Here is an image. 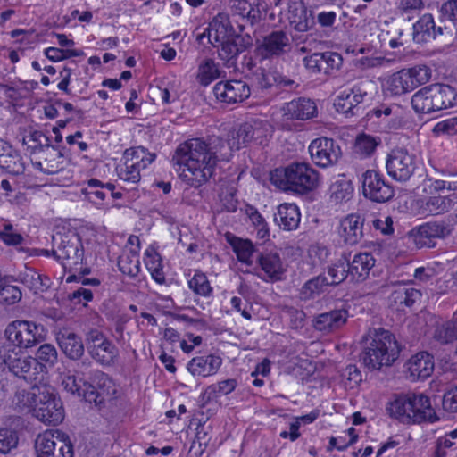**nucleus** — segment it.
Listing matches in <instances>:
<instances>
[{
    "label": "nucleus",
    "instance_id": "obj_44",
    "mask_svg": "<svg viewBox=\"0 0 457 457\" xmlns=\"http://www.w3.org/2000/svg\"><path fill=\"white\" fill-rule=\"evenodd\" d=\"M434 338L443 345L457 340V317L437 325L434 331Z\"/></svg>",
    "mask_w": 457,
    "mask_h": 457
},
{
    "label": "nucleus",
    "instance_id": "obj_6",
    "mask_svg": "<svg viewBox=\"0 0 457 457\" xmlns=\"http://www.w3.org/2000/svg\"><path fill=\"white\" fill-rule=\"evenodd\" d=\"M457 104V90L446 84H432L416 92L411 105L416 112L430 113Z\"/></svg>",
    "mask_w": 457,
    "mask_h": 457
},
{
    "label": "nucleus",
    "instance_id": "obj_32",
    "mask_svg": "<svg viewBox=\"0 0 457 457\" xmlns=\"http://www.w3.org/2000/svg\"><path fill=\"white\" fill-rule=\"evenodd\" d=\"M300 212L295 204H282L274 214V221L285 230H294L300 223Z\"/></svg>",
    "mask_w": 457,
    "mask_h": 457
},
{
    "label": "nucleus",
    "instance_id": "obj_53",
    "mask_svg": "<svg viewBox=\"0 0 457 457\" xmlns=\"http://www.w3.org/2000/svg\"><path fill=\"white\" fill-rule=\"evenodd\" d=\"M104 183L96 179H91L87 181V187L81 189V193L86 195L88 201L96 204H101L105 199V193L102 191Z\"/></svg>",
    "mask_w": 457,
    "mask_h": 457
},
{
    "label": "nucleus",
    "instance_id": "obj_30",
    "mask_svg": "<svg viewBox=\"0 0 457 457\" xmlns=\"http://www.w3.org/2000/svg\"><path fill=\"white\" fill-rule=\"evenodd\" d=\"M348 312L345 309H337L319 314L314 320L316 330L328 332L341 328L347 320Z\"/></svg>",
    "mask_w": 457,
    "mask_h": 457
},
{
    "label": "nucleus",
    "instance_id": "obj_8",
    "mask_svg": "<svg viewBox=\"0 0 457 457\" xmlns=\"http://www.w3.org/2000/svg\"><path fill=\"white\" fill-rule=\"evenodd\" d=\"M90 380L83 383V397L85 401L101 409L114 397L117 386L112 378L101 370H95Z\"/></svg>",
    "mask_w": 457,
    "mask_h": 457
},
{
    "label": "nucleus",
    "instance_id": "obj_37",
    "mask_svg": "<svg viewBox=\"0 0 457 457\" xmlns=\"http://www.w3.org/2000/svg\"><path fill=\"white\" fill-rule=\"evenodd\" d=\"M20 280L34 294L46 292L50 287V279L32 269L20 274Z\"/></svg>",
    "mask_w": 457,
    "mask_h": 457
},
{
    "label": "nucleus",
    "instance_id": "obj_26",
    "mask_svg": "<svg viewBox=\"0 0 457 457\" xmlns=\"http://www.w3.org/2000/svg\"><path fill=\"white\" fill-rule=\"evenodd\" d=\"M284 117L287 120H305L314 117L317 113L315 103L305 97H299L283 107Z\"/></svg>",
    "mask_w": 457,
    "mask_h": 457
},
{
    "label": "nucleus",
    "instance_id": "obj_29",
    "mask_svg": "<svg viewBox=\"0 0 457 457\" xmlns=\"http://www.w3.org/2000/svg\"><path fill=\"white\" fill-rule=\"evenodd\" d=\"M221 363V358L213 354L198 356L187 363V370L194 376L208 377L217 373Z\"/></svg>",
    "mask_w": 457,
    "mask_h": 457
},
{
    "label": "nucleus",
    "instance_id": "obj_43",
    "mask_svg": "<svg viewBox=\"0 0 457 457\" xmlns=\"http://www.w3.org/2000/svg\"><path fill=\"white\" fill-rule=\"evenodd\" d=\"M38 363L43 366V377L46 373L47 368H53L58 361V353L54 345L51 344L41 345L34 357Z\"/></svg>",
    "mask_w": 457,
    "mask_h": 457
},
{
    "label": "nucleus",
    "instance_id": "obj_61",
    "mask_svg": "<svg viewBox=\"0 0 457 457\" xmlns=\"http://www.w3.org/2000/svg\"><path fill=\"white\" fill-rule=\"evenodd\" d=\"M321 58L323 59L325 74H330L332 71H338L343 65V58L338 53L324 52L321 53Z\"/></svg>",
    "mask_w": 457,
    "mask_h": 457
},
{
    "label": "nucleus",
    "instance_id": "obj_22",
    "mask_svg": "<svg viewBox=\"0 0 457 457\" xmlns=\"http://www.w3.org/2000/svg\"><path fill=\"white\" fill-rule=\"evenodd\" d=\"M288 21L298 32H305L315 25L313 12L302 1L292 2L288 7Z\"/></svg>",
    "mask_w": 457,
    "mask_h": 457
},
{
    "label": "nucleus",
    "instance_id": "obj_35",
    "mask_svg": "<svg viewBox=\"0 0 457 457\" xmlns=\"http://www.w3.org/2000/svg\"><path fill=\"white\" fill-rule=\"evenodd\" d=\"M88 353L91 357L103 366H110L118 355L116 346L110 341H104L101 345H89Z\"/></svg>",
    "mask_w": 457,
    "mask_h": 457
},
{
    "label": "nucleus",
    "instance_id": "obj_5",
    "mask_svg": "<svg viewBox=\"0 0 457 457\" xmlns=\"http://www.w3.org/2000/svg\"><path fill=\"white\" fill-rule=\"evenodd\" d=\"M0 369L8 370L28 384L36 385L43 380V366L34 357L25 355L12 345L0 346Z\"/></svg>",
    "mask_w": 457,
    "mask_h": 457
},
{
    "label": "nucleus",
    "instance_id": "obj_57",
    "mask_svg": "<svg viewBox=\"0 0 457 457\" xmlns=\"http://www.w3.org/2000/svg\"><path fill=\"white\" fill-rule=\"evenodd\" d=\"M131 156V161L135 160L137 164L142 169H145L155 159L154 154L146 153L145 147L139 146L130 148L125 151V156Z\"/></svg>",
    "mask_w": 457,
    "mask_h": 457
},
{
    "label": "nucleus",
    "instance_id": "obj_51",
    "mask_svg": "<svg viewBox=\"0 0 457 457\" xmlns=\"http://www.w3.org/2000/svg\"><path fill=\"white\" fill-rule=\"evenodd\" d=\"M52 152L53 153L45 159V163L47 166V168L44 170V173L46 174H55L62 170L64 168L63 159L69 151L66 147H62L61 149L56 147V151Z\"/></svg>",
    "mask_w": 457,
    "mask_h": 457
},
{
    "label": "nucleus",
    "instance_id": "obj_17",
    "mask_svg": "<svg viewBox=\"0 0 457 457\" xmlns=\"http://www.w3.org/2000/svg\"><path fill=\"white\" fill-rule=\"evenodd\" d=\"M217 100L226 104L241 103L249 97L251 90L242 80L220 81L213 87Z\"/></svg>",
    "mask_w": 457,
    "mask_h": 457
},
{
    "label": "nucleus",
    "instance_id": "obj_48",
    "mask_svg": "<svg viewBox=\"0 0 457 457\" xmlns=\"http://www.w3.org/2000/svg\"><path fill=\"white\" fill-rule=\"evenodd\" d=\"M35 449L37 457H51L57 452L56 442L51 432L38 435L35 442Z\"/></svg>",
    "mask_w": 457,
    "mask_h": 457
},
{
    "label": "nucleus",
    "instance_id": "obj_55",
    "mask_svg": "<svg viewBox=\"0 0 457 457\" xmlns=\"http://www.w3.org/2000/svg\"><path fill=\"white\" fill-rule=\"evenodd\" d=\"M37 400V393L23 389L15 393L13 402L21 411L28 410L32 411Z\"/></svg>",
    "mask_w": 457,
    "mask_h": 457
},
{
    "label": "nucleus",
    "instance_id": "obj_49",
    "mask_svg": "<svg viewBox=\"0 0 457 457\" xmlns=\"http://www.w3.org/2000/svg\"><path fill=\"white\" fill-rule=\"evenodd\" d=\"M436 137H448L457 142V116H452L438 121L432 129Z\"/></svg>",
    "mask_w": 457,
    "mask_h": 457
},
{
    "label": "nucleus",
    "instance_id": "obj_59",
    "mask_svg": "<svg viewBox=\"0 0 457 457\" xmlns=\"http://www.w3.org/2000/svg\"><path fill=\"white\" fill-rule=\"evenodd\" d=\"M373 86V82L369 79H361L357 81L349 90L348 94H352L353 101L361 104L368 96V91Z\"/></svg>",
    "mask_w": 457,
    "mask_h": 457
},
{
    "label": "nucleus",
    "instance_id": "obj_58",
    "mask_svg": "<svg viewBox=\"0 0 457 457\" xmlns=\"http://www.w3.org/2000/svg\"><path fill=\"white\" fill-rule=\"evenodd\" d=\"M125 169L120 172V178L124 181L137 183L140 180V169L135 160L131 161L129 156H126Z\"/></svg>",
    "mask_w": 457,
    "mask_h": 457
},
{
    "label": "nucleus",
    "instance_id": "obj_9",
    "mask_svg": "<svg viewBox=\"0 0 457 457\" xmlns=\"http://www.w3.org/2000/svg\"><path fill=\"white\" fill-rule=\"evenodd\" d=\"M430 78L431 70L426 65L403 69L391 76L388 81L389 88L393 94L402 95L426 84Z\"/></svg>",
    "mask_w": 457,
    "mask_h": 457
},
{
    "label": "nucleus",
    "instance_id": "obj_15",
    "mask_svg": "<svg viewBox=\"0 0 457 457\" xmlns=\"http://www.w3.org/2000/svg\"><path fill=\"white\" fill-rule=\"evenodd\" d=\"M54 258L61 262L64 269L82 263L84 248L78 236H62L56 249L52 250Z\"/></svg>",
    "mask_w": 457,
    "mask_h": 457
},
{
    "label": "nucleus",
    "instance_id": "obj_47",
    "mask_svg": "<svg viewBox=\"0 0 457 457\" xmlns=\"http://www.w3.org/2000/svg\"><path fill=\"white\" fill-rule=\"evenodd\" d=\"M237 385V380L230 378L209 386L202 395L203 404L216 397L217 394L228 395L231 393L236 388Z\"/></svg>",
    "mask_w": 457,
    "mask_h": 457
},
{
    "label": "nucleus",
    "instance_id": "obj_7",
    "mask_svg": "<svg viewBox=\"0 0 457 457\" xmlns=\"http://www.w3.org/2000/svg\"><path fill=\"white\" fill-rule=\"evenodd\" d=\"M4 335L7 343L4 345H12L18 350L28 349L45 340L46 328L33 321L14 320L6 327Z\"/></svg>",
    "mask_w": 457,
    "mask_h": 457
},
{
    "label": "nucleus",
    "instance_id": "obj_19",
    "mask_svg": "<svg viewBox=\"0 0 457 457\" xmlns=\"http://www.w3.org/2000/svg\"><path fill=\"white\" fill-rule=\"evenodd\" d=\"M365 219L360 214L351 213L340 221L338 235L347 245H355L362 239Z\"/></svg>",
    "mask_w": 457,
    "mask_h": 457
},
{
    "label": "nucleus",
    "instance_id": "obj_40",
    "mask_svg": "<svg viewBox=\"0 0 457 457\" xmlns=\"http://www.w3.org/2000/svg\"><path fill=\"white\" fill-rule=\"evenodd\" d=\"M22 144L27 146V151L31 154L48 149L56 151V146L50 144L49 137L38 130L30 132L28 137H24Z\"/></svg>",
    "mask_w": 457,
    "mask_h": 457
},
{
    "label": "nucleus",
    "instance_id": "obj_25",
    "mask_svg": "<svg viewBox=\"0 0 457 457\" xmlns=\"http://www.w3.org/2000/svg\"><path fill=\"white\" fill-rule=\"evenodd\" d=\"M394 289L388 300L390 304L399 307H412L420 300L422 294L410 284L398 281L393 284Z\"/></svg>",
    "mask_w": 457,
    "mask_h": 457
},
{
    "label": "nucleus",
    "instance_id": "obj_21",
    "mask_svg": "<svg viewBox=\"0 0 457 457\" xmlns=\"http://www.w3.org/2000/svg\"><path fill=\"white\" fill-rule=\"evenodd\" d=\"M228 4L233 15L245 19L251 25L258 23L267 12L262 0H229Z\"/></svg>",
    "mask_w": 457,
    "mask_h": 457
},
{
    "label": "nucleus",
    "instance_id": "obj_27",
    "mask_svg": "<svg viewBox=\"0 0 457 457\" xmlns=\"http://www.w3.org/2000/svg\"><path fill=\"white\" fill-rule=\"evenodd\" d=\"M56 341L65 354L71 360H80L84 354L85 348L81 337L68 329L60 331L56 335Z\"/></svg>",
    "mask_w": 457,
    "mask_h": 457
},
{
    "label": "nucleus",
    "instance_id": "obj_54",
    "mask_svg": "<svg viewBox=\"0 0 457 457\" xmlns=\"http://www.w3.org/2000/svg\"><path fill=\"white\" fill-rule=\"evenodd\" d=\"M246 214L252 224L255 227L257 237L261 239H266L270 235V230L264 218L253 206H249L246 209Z\"/></svg>",
    "mask_w": 457,
    "mask_h": 457
},
{
    "label": "nucleus",
    "instance_id": "obj_56",
    "mask_svg": "<svg viewBox=\"0 0 457 457\" xmlns=\"http://www.w3.org/2000/svg\"><path fill=\"white\" fill-rule=\"evenodd\" d=\"M188 286L190 289L199 295L209 296L212 292L207 277L204 273H195L188 281Z\"/></svg>",
    "mask_w": 457,
    "mask_h": 457
},
{
    "label": "nucleus",
    "instance_id": "obj_33",
    "mask_svg": "<svg viewBox=\"0 0 457 457\" xmlns=\"http://www.w3.org/2000/svg\"><path fill=\"white\" fill-rule=\"evenodd\" d=\"M408 370L414 378H427L434 370L433 356L426 352L417 353L410 359Z\"/></svg>",
    "mask_w": 457,
    "mask_h": 457
},
{
    "label": "nucleus",
    "instance_id": "obj_4",
    "mask_svg": "<svg viewBox=\"0 0 457 457\" xmlns=\"http://www.w3.org/2000/svg\"><path fill=\"white\" fill-rule=\"evenodd\" d=\"M270 181L283 190L307 194L318 187L319 173L305 162H294L270 172Z\"/></svg>",
    "mask_w": 457,
    "mask_h": 457
},
{
    "label": "nucleus",
    "instance_id": "obj_20",
    "mask_svg": "<svg viewBox=\"0 0 457 457\" xmlns=\"http://www.w3.org/2000/svg\"><path fill=\"white\" fill-rule=\"evenodd\" d=\"M238 31L232 26L228 14L218 13L209 23L207 38L212 46L237 35Z\"/></svg>",
    "mask_w": 457,
    "mask_h": 457
},
{
    "label": "nucleus",
    "instance_id": "obj_28",
    "mask_svg": "<svg viewBox=\"0 0 457 457\" xmlns=\"http://www.w3.org/2000/svg\"><path fill=\"white\" fill-rule=\"evenodd\" d=\"M0 168L13 175L22 174L25 170L20 154L2 139H0Z\"/></svg>",
    "mask_w": 457,
    "mask_h": 457
},
{
    "label": "nucleus",
    "instance_id": "obj_63",
    "mask_svg": "<svg viewBox=\"0 0 457 457\" xmlns=\"http://www.w3.org/2000/svg\"><path fill=\"white\" fill-rule=\"evenodd\" d=\"M284 312L289 318L291 328L299 329L304 326L306 314L303 310L290 306L286 307Z\"/></svg>",
    "mask_w": 457,
    "mask_h": 457
},
{
    "label": "nucleus",
    "instance_id": "obj_1",
    "mask_svg": "<svg viewBox=\"0 0 457 457\" xmlns=\"http://www.w3.org/2000/svg\"><path fill=\"white\" fill-rule=\"evenodd\" d=\"M225 141L213 137L206 143L193 138L180 144L172 157L174 165L183 167L181 179L193 187H199L213 175L218 161H228L231 152Z\"/></svg>",
    "mask_w": 457,
    "mask_h": 457
},
{
    "label": "nucleus",
    "instance_id": "obj_2",
    "mask_svg": "<svg viewBox=\"0 0 457 457\" xmlns=\"http://www.w3.org/2000/svg\"><path fill=\"white\" fill-rule=\"evenodd\" d=\"M388 414L405 424L430 422L439 420L432 408L430 399L423 394H408L397 396L386 407Z\"/></svg>",
    "mask_w": 457,
    "mask_h": 457
},
{
    "label": "nucleus",
    "instance_id": "obj_16",
    "mask_svg": "<svg viewBox=\"0 0 457 457\" xmlns=\"http://www.w3.org/2000/svg\"><path fill=\"white\" fill-rule=\"evenodd\" d=\"M291 50V37L283 29H273L264 37L258 46L263 58L279 57Z\"/></svg>",
    "mask_w": 457,
    "mask_h": 457
},
{
    "label": "nucleus",
    "instance_id": "obj_46",
    "mask_svg": "<svg viewBox=\"0 0 457 457\" xmlns=\"http://www.w3.org/2000/svg\"><path fill=\"white\" fill-rule=\"evenodd\" d=\"M330 287L327 276L320 274L304 283L301 289V295L304 299L313 298L322 293L326 287Z\"/></svg>",
    "mask_w": 457,
    "mask_h": 457
},
{
    "label": "nucleus",
    "instance_id": "obj_24",
    "mask_svg": "<svg viewBox=\"0 0 457 457\" xmlns=\"http://www.w3.org/2000/svg\"><path fill=\"white\" fill-rule=\"evenodd\" d=\"M444 28L436 26L432 14L426 13L413 24V40L423 44L437 39L443 35Z\"/></svg>",
    "mask_w": 457,
    "mask_h": 457
},
{
    "label": "nucleus",
    "instance_id": "obj_60",
    "mask_svg": "<svg viewBox=\"0 0 457 457\" xmlns=\"http://www.w3.org/2000/svg\"><path fill=\"white\" fill-rule=\"evenodd\" d=\"M21 298V291L16 286H11L4 282L0 288V303L5 304H13Z\"/></svg>",
    "mask_w": 457,
    "mask_h": 457
},
{
    "label": "nucleus",
    "instance_id": "obj_34",
    "mask_svg": "<svg viewBox=\"0 0 457 457\" xmlns=\"http://www.w3.org/2000/svg\"><path fill=\"white\" fill-rule=\"evenodd\" d=\"M256 260L270 279L276 281L281 279L285 269L278 253L272 252L260 253Z\"/></svg>",
    "mask_w": 457,
    "mask_h": 457
},
{
    "label": "nucleus",
    "instance_id": "obj_50",
    "mask_svg": "<svg viewBox=\"0 0 457 457\" xmlns=\"http://www.w3.org/2000/svg\"><path fill=\"white\" fill-rule=\"evenodd\" d=\"M352 94H348L347 90L341 92L335 99L334 106L338 112L345 115H357L360 110V103L353 101Z\"/></svg>",
    "mask_w": 457,
    "mask_h": 457
},
{
    "label": "nucleus",
    "instance_id": "obj_3",
    "mask_svg": "<svg viewBox=\"0 0 457 457\" xmlns=\"http://www.w3.org/2000/svg\"><path fill=\"white\" fill-rule=\"evenodd\" d=\"M370 341L365 346L361 360L370 370L391 366L399 357L401 347L395 337L384 328H374L369 333Z\"/></svg>",
    "mask_w": 457,
    "mask_h": 457
},
{
    "label": "nucleus",
    "instance_id": "obj_23",
    "mask_svg": "<svg viewBox=\"0 0 457 457\" xmlns=\"http://www.w3.org/2000/svg\"><path fill=\"white\" fill-rule=\"evenodd\" d=\"M258 122H245L229 131L228 145L230 149L239 150L259 137L261 128Z\"/></svg>",
    "mask_w": 457,
    "mask_h": 457
},
{
    "label": "nucleus",
    "instance_id": "obj_36",
    "mask_svg": "<svg viewBox=\"0 0 457 457\" xmlns=\"http://www.w3.org/2000/svg\"><path fill=\"white\" fill-rule=\"evenodd\" d=\"M353 187L351 180L342 175L333 182L328 189L329 201L335 204L346 202L352 198Z\"/></svg>",
    "mask_w": 457,
    "mask_h": 457
},
{
    "label": "nucleus",
    "instance_id": "obj_14",
    "mask_svg": "<svg viewBox=\"0 0 457 457\" xmlns=\"http://www.w3.org/2000/svg\"><path fill=\"white\" fill-rule=\"evenodd\" d=\"M308 150L313 163L321 168L336 164L342 155L339 145L333 138L326 137L313 139Z\"/></svg>",
    "mask_w": 457,
    "mask_h": 457
},
{
    "label": "nucleus",
    "instance_id": "obj_41",
    "mask_svg": "<svg viewBox=\"0 0 457 457\" xmlns=\"http://www.w3.org/2000/svg\"><path fill=\"white\" fill-rule=\"evenodd\" d=\"M119 270L131 278H136L140 272V261L137 250L130 249L120 256L118 260Z\"/></svg>",
    "mask_w": 457,
    "mask_h": 457
},
{
    "label": "nucleus",
    "instance_id": "obj_42",
    "mask_svg": "<svg viewBox=\"0 0 457 457\" xmlns=\"http://www.w3.org/2000/svg\"><path fill=\"white\" fill-rule=\"evenodd\" d=\"M220 75L218 65L212 59H204L198 67L196 79L201 86L207 87Z\"/></svg>",
    "mask_w": 457,
    "mask_h": 457
},
{
    "label": "nucleus",
    "instance_id": "obj_31",
    "mask_svg": "<svg viewBox=\"0 0 457 457\" xmlns=\"http://www.w3.org/2000/svg\"><path fill=\"white\" fill-rule=\"evenodd\" d=\"M347 264L351 278L357 282H361L368 278L375 265V259L369 253H360L354 255L352 262L347 258Z\"/></svg>",
    "mask_w": 457,
    "mask_h": 457
},
{
    "label": "nucleus",
    "instance_id": "obj_45",
    "mask_svg": "<svg viewBox=\"0 0 457 457\" xmlns=\"http://www.w3.org/2000/svg\"><path fill=\"white\" fill-rule=\"evenodd\" d=\"M380 143V138L363 133L356 137L353 145V152L362 157H368L375 152Z\"/></svg>",
    "mask_w": 457,
    "mask_h": 457
},
{
    "label": "nucleus",
    "instance_id": "obj_64",
    "mask_svg": "<svg viewBox=\"0 0 457 457\" xmlns=\"http://www.w3.org/2000/svg\"><path fill=\"white\" fill-rule=\"evenodd\" d=\"M84 382H86L84 379L78 378L75 375H69L63 378L62 385L67 392L83 395Z\"/></svg>",
    "mask_w": 457,
    "mask_h": 457
},
{
    "label": "nucleus",
    "instance_id": "obj_38",
    "mask_svg": "<svg viewBox=\"0 0 457 457\" xmlns=\"http://www.w3.org/2000/svg\"><path fill=\"white\" fill-rule=\"evenodd\" d=\"M229 243L233 248V251L237 254V260L240 262L245 263L249 266L253 262V256L256 255L257 257L258 253H260L253 243L248 239L233 237L232 240H229Z\"/></svg>",
    "mask_w": 457,
    "mask_h": 457
},
{
    "label": "nucleus",
    "instance_id": "obj_18",
    "mask_svg": "<svg viewBox=\"0 0 457 457\" xmlns=\"http://www.w3.org/2000/svg\"><path fill=\"white\" fill-rule=\"evenodd\" d=\"M453 230L449 218L426 222L418 228L419 242L428 247H434L435 239H444L449 237Z\"/></svg>",
    "mask_w": 457,
    "mask_h": 457
},
{
    "label": "nucleus",
    "instance_id": "obj_62",
    "mask_svg": "<svg viewBox=\"0 0 457 457\" xmlns=\"http://www.w3.org/2000/svg\"><path fill=\"white\" fill-rule=\"evenodd\" d=\"M18 444L16 432L8 429H0V453H7Z\"/></svg>",
    "mask_w": 457,
    "mask_h": 457
},
{
    "label": "nucleus",
    "instance_id": "obj_12",
    "mask_svg": "<svg viewBox=\"0 0 457 457\" xmlns=\"http://www.w3.org/2000/svg\"><path fill=\"white\" fill-rule=\"evenodd\" d=\"M237 29V35L214 46L217 48L219 58L225 62L228 68H236L238 55L253 46L251 36L248 33H243L245 25L238 24Z\"/></svg>",
    "mask_w": 457,
    "mask_h": 457
},
{
    "label": "nucleus",
    "instance_id": "obj_11",
    "mask_svg": "<svg viewBox=\"0 0 457 457\" xmlns=\"http://www.w3.org/2000/svg\"><path fill=\"white\" fill-rule=\"evenodd\" d=\"M362 194L375 203H386L395 195L394 187L384 175L374 170H368L361 175Z\"/></svg>",
    "mask_w": 457,
    "mask_h": 457
},
{
    "label": "nucleus",
    "instance_id": "obj_39",
    "mask_svg": "<svg viewBox=\"0 0 457 457\" xmlns=\"http://www.w3.org/2000/svg\"><path fill=\"white\" fill-rule=\"evenodd\" d=\"M347 265V255L344 253L335 262L327 267V279H328L330 287L340 285L346 279L348 275L350 276Z\"/></svg>",
    "mask_w": 457,
    "mask_h": 457
},
{
    "label": "nucleus",
    "instance_id": "obj_13",
    "mask_svg": "<svg viewBox=\"0 0 457 457\" xmlns=\"http://www.w3.org/2000/svg\"><path fill=\"white\" fill-rule=\"evenodd\" d=\"M386 168L392 179L405 182L416 169L414 155L409 154L406 149L395 148L387 154Z\"/></svg>",
    "mask_w": 457,
    "mask_h": 457
},
{
    "label": "nucleus",
    "instance_id": "obj_10",
    "mask_svg": "<svg viewBox=\"0 0 457 457\" xmlns=\"http://www.w3.org/2000/svg\"><path fill=\"white\" fill-rule=\"evenodd\" d=\"M37 400L32 411L33 415L46 425H58L64 418L61 399L49 389H37Z\"/></svg>",
    "mask_w": 457,
    "mask_h": 457
},
{
    "label": "nucleus",
    "instance_id": "obj_52",
    "mask_svg": "<svg viewBox=\"0 0 457 457\" xmlns=\"http://www.w3.org/2000/svg\"><path fill=\"white\" fill-rule=\"evenodd\" d=\"M452 207V200L447 196H429L425 203L428 214L436 216L447 212Z\"/></svg>",
    "mask_w": 457,
    "mask_h": 457
}]
</instances>
